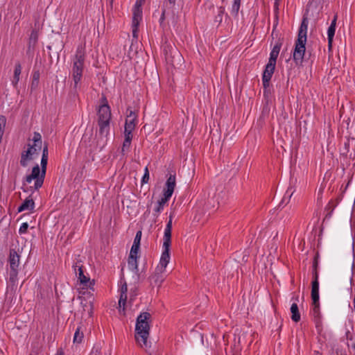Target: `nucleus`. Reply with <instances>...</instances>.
<instances>
[{"instance_id":"1","label":"nucleus","mask_w":355,"mask_h":355,"mask_svg":"<svg viewBox=\"0 0 355 355\" xmlns=\"http://www.w3.org/2000/svg\"><path fill=\"white\" fill-rule=\"evenodd\" d=\"M173 215H170L163 236L162 252L159 262L155 272L148 277L150 285L153 287H160L166 277V268L171 259L170 249L171 246V232Z\"/></svg>"},{"instance_id":"2","label":"nucleus","mask_w":355,"mask_h":355,"mask_svg":"<svg viewBox=\"0 0 355 355\" xmlns=\"http://www.w3.org/2000/svg\"><path fill=\"white\" fill-rule=\"evenodd\" d=\"M48 147L46 145L42 150L41 168L36 164L32 169L31 173L26 176L23 181L22 189L24 192L34 193L40 189L44 181L48 164Z\"/></svg>"},{"instance_id":"3","label":"nucleus","mask_w":355,"mask_h":355,"mask_svg":"<svg viewBox=\"0 0 355 355\" xmlns=\"http://www.w3.org/2000/svg\"><path fill=\"white\" fill-rule=\"evenodd\" d=\"M111 109L105 102L101 105L97 111L98 130L96 134V145L103 148L107 143L110 131Z\"/></svg>"},{"instance_id":"4","label":"nucleus","mask_w":355,"mask_h":355,"mask_svg":"<svg viewBox=\"0 0 355 355\" xmlns=\"http://www.w3.org/2000/svg\"><path fill=\"white\" fill-rule=\"evenodd\" d=\"M151 315L148 312H142L137 318L135 338L137 343L146 351L150 347L148 340L150 329Z\"/></svg>"},{"instance_id":"5","label":"nucleus","mask_w":355,"mask_h":355,"mask_svg":"<svg viewBox=\"0 0 355 355\" xmlns=\"http://www.w3.org/2000/svg\"><path fill=\"white\" fill-rule=\"evenodd\" d=\"M86 59L85 44H80L77 46L74 55L71 58L72 67L71 74L73 80V88L77 89L79 87L85 68Z\"/></svg>"},{"instance_id":"6","label":"nucleus","mask_w":355,"mask_h":355,"mask_svg":"<svg viewBox=\"0 0 355 355\" xmlns=\"http://www.w3.org/2000/svg\"><path fill=\"white\" fill-rule=\"evenodd\" d=\"M308 29V21L304 18L299 28L297 39L295 42L293 53V60L296 64H301L303 61L306 43V33Z\"/></svg>"},{"instance_id":"7","label":"nucleus","mask_w":355,"mask_h":355,"mask_svg":"<svg viewBox=\"0 0 355 355\" xmlns=\"http://www.w3.org/2000/svg\"><path fill=\"white\" fill-rule=\"evenodd\" d=\"M175 175H170L166 180L163 196L159 200L154 208V215H159L163 211L165 204L172 196L175 187Z\"/></svg>"},{"instance_id":"8","label":"nucleus","mask_w":355,"mask_h":355,"mask_svg":"<svg viewBox=\"0 0 355 355\" xmlns=\"http://www.w3.org/2000/svg\"><path fill=\"white\" fill-rule=\"evenodd\" d=\"M76 275L82 286L83 289H92L94 290V280H91L90 278L86 276L83 272V266L80 261H77L72 266Z\"/></svg>"},{"instance_id":"9","label":"nucleus","mask_w":355,"mask_h":355,"mask_svg":"<svg viewBox=\"0 0 355 355\" xmlns=\"http://www.w3.org/2000/svg\"><path fill=\"white\" fill-rule=\"evenodd\" d=\"M319 259L320 254L318 252H316L314 255L313 261H312V282H311V291H313V295L315 297H317L318 291H319Z\"/></svg>"},{"instance_id":"10","label":"nucleus","mask_w":355,"mask_h":355,"mask_svg":"<svg viewBox=\"0 0 355 355\" xmlns=\"http://www.w3.org/2000/svg\"><path fill=\"white\" fill-rule=\"evenodd\" d=\"M275 66V64L268 62L265 67V69L262 75V84L264 89H267L270 85V81L272 74L274 73Z\"/></svg>"},{"instance_id":"11","label":"nucleus","mask_w":355,"mask_h":355,"mask_svg":"<svg viewBox=\"0 0 355 355\" xmlns=\"http://www.w3.org/2000/svg\"><path fill=\"white\" fill-rule=\"evenodd\" d=\"M128 292V286L126 282H123V284H121V288L119 289L120 293V297L119 300V311H123V313H125V304L128 298L127 295Z\"/></svg>"},{"instance_id":"12","label":"nucleus","mask_w":355,"mask_h":355,"mask_svg":"<svg viewBox=\"0 0 355 355\" xmlns=\"http://www.w3.org/2000/svg\"><path fill=\"white\" fill-rule=\"evenodd\" d=\"M311 299H312L311 314H312L313 318H321L320 312L319 291H318L316 297H315L314 295H313V291H311Z\"/></svg>"},{"instance_id":"13","label":"nucleus","mask_w":355,"mask_h":355,"mask_svg":"<svg viewBox=\"0 0 355 355\" xmlns=\"http://www.w3.org/2000/svg\"><path fill=\"white\" fill-rule=\"evenodd\" d=\"M10 269L18 270L19 265V255L15 250H10L8 257Z\"/></svg>"},{"instance_id":"14","label":"nucleus","mask_w":355,"mask_h":355,"mask_svg":"<svg viewBox=\"0 0 355 355\" xmlns=\"http://www.w3.org/2000/svg\"><path fill=\"white\" fill-rule=\"evenodd\" d=\"M337 17V15H335L327 30L328 46L329 49L332 46V42L336 32Z\"/></svg>"},{"instance_id":"15","label":"nucleus","mask_w":355,"mask_h":355,"mask_svg":"<svg viewBox=\"0 0 355 355\" xmlns=\"http://www.w3.org/2000/svg\"><path fill=\"white\" fill-rule=\"evenodd\" d=\"M35 208V202L33 198L30 196L26 198L22 204L18 207L17 211L21 212L24 211H33Z\"/></svg>"},{"instance_id":"16","label":"nucleus","mask_w":355,"mask_h":355,"mask_svg":"<svg viewBox=\"0 0 355 355\" xmlns=\"http://www.w3.org/2000/svg\"><path fill=\"white\" fill-rule=\"evenodd\" d=\"M281 47H282L281 42H277L275 44V45L272 47V49L270 53V57H269V60L268 62V63H272V64L276 65L277 59L279 54Z\"/></svg>"},{"instance_id":"17","label":"nucleus","mask_w":355,"mask_h":355,"mask_svg":"<svg viewBox=\"0 0 355 355\" xmlns=\"http://www.w3.org/2000/svg\"><path fill=\"white\" fill-rule=\"evenodd\" d=\"M34 158V155L31 153V149L28 147L26 150H24L21 155L20 164L23 167H26L28 165V162Z\"/></svg>"},{"instance_id":"18","label":"nucleus","mask_w":355,"mask_h":355,"mask_svg":"<svg viewBox=\"0 0 355 355\" xmlns=\"http://www.w3.org/2000/svg\"><path fill=\"white\" fill-rule=\"evenodd\" d=\"M137 258L138 257L129 255L128 259V269L135 274H138L139 272Z\"/></svg>"},{"instance_id":"19","label":"nucleus","mask_w":355,"mask_h":355,"mask_svg":"<svg viewBox=\"0 0 355 355\" xmlns=\"http://www.w3.org/2000/svg\"><path fill=\"white\" fill-rule=\"evenodd\" d=\"M291 319L293 321L297 322L300 320L301 316L297 303L294 302L291 306Z\"/></svg>"},{"instance_id":"20","label":"nucleus","mask_w":355,"mask_h":355,"mask_svg":"<svg viewBox=\"0 0 355 355\" xmlns=\"http://www.w3.org/2000/svg\"><path fill=\"white\" fill-rule=\"evenodd\" d=\"M21 73V66L19 62H17L15 66L14 76L12 80V85L16 87L19 81V76Z\"/></svg>"},{"instance_id":"21","label":"nucleus","mask_w":355,"mask_h":355,"mask_svg":"<svg viewBox=\"0 0 355 355\" xmlns=\"http://www.w3.org/2000/svg\"><path fill=\"white\" fill-rule=\"evenodd\" d=\"M142 19V10L133 8L132 26H138Z\"/></svg>"},{"instance_id":"22","label":"nucleus","mask_w":355,"mask_h":355,"mask_svg":"<svg viewBox=\"0 0 355 355\" xmlns=\"http://www.w3.org/2000/svg\"><path fill=\"white\" fill-rule=\"evenodd\" d=\"M83 338H84V334H83V331H81V327H77V329H76V331L74 333V336H73V343H77V344L81 343L83 340Z\"/></svg>"},{"instance_id":"23","label":"nucleus","mask_w":355,"mask_h":355,"mask_svg":"<svg viewBox=\"0 0 355 355\" xmlns=\"http://www.w3.org/2000/svg\"><path fill=\"white\" fill-rule=\"evenodd\" d=\"M125 123L135 128L137 123V115L133 111H130V114L127 116Z\"/></svg>"},{"instance_id":"24","label":"nucleus","mask_w":355,"mask_h":355,"mask_svg":"<svg viewBox=\"0 0 355 355\" xmlns=\"http://www.w3.org/2000/svg\"><path fill=\"white\" fill-rule=\"evenodd\" d=\"M8 280L12 285L17 284L18 282V270L10 269Z\"/></svg>"},{"instance_id":"25","label":"nucleus","mask_w":355,"mask_h":355,"mask_svg":"<svg viewBox=\"0 0 355 355\" xmlns=\"http://www.w3.org/2000/svg\"><path fill=\"white\" fill-rule=\"evenodd\" d=\"M171 53L173 55V58L170 62H171V64L173 66H175V64H178L181 62V60H182V57L180 55V53L178 51V50H176V49L173 50L171 52Z\"/></svg>"},{"instance_id":"26","label":"nucleus","mask_w":355,"mask_h":355,"mask_svg":"<svg viewBox=\"0 0 355 355\" xmlns=\"http://www.w3.org/2000/svg\"><path fill=\"white\" fill-rule=\"evenodd\" d=\"M131 142L132 141L130 140L124 139V141L123 142L122 147H121V154L123 155H125L126 153H128L130 151V147H131Z\"/></svg>"},{"instance_id":"27","label":"nucleus","mask_w":355,"mask_h":355,"mask_svg":"<svg viewBox=\"0 0 355 355\" xmlns=\"http://www.w3.org/2000/svg\"><path fill=\"white\" fill-rule=\"evenodd\" d=\"M28 147L31 149V153H33V155L35 156L36 155H38L39 152L40 151L41 148H42V145H40V144H28Z\"/></svg>"},{"instance_id":"28","label":"nucleus","mask_w":355,"mask_h":355,"mask_svg":"<svg viewBox=\"0 0 355 355\" xmlns=\"http://www.w3.org/2000/svg\"><path fill=\"white\" fill-rule=\"evenodd\" d=\"M89 355H102V347L99 344L95 345Z\"/></svg>"},{"instance_id":"29","label":"nucleus","mask_w":355,"mask_h":355,"mask_svg":"<svg viewBox=\"0 0 355 355\" xmlns=\"http://www.w3.org/2000/svg\"><path fill=\"white\" fill-rule=\"evenodd\" d=\"M139 247H140L139 244L133 243L132 247H131V250H130L129 255L130 256H134V257H138L137 254H138L139 250Z\"/></svg>"},{"instance_id":"30","label":"nucleus","mask_w":355,"mask_h":355,"mask_svg":"<svg viewBox=\"0 0 355 355\" xmlns=\"http://www.w3.org/2000/svg\"><path fill=\"white\" fill-rule=\"evenodd\" d=\"M28 227H29V225L27 222L23 223L19 227V233L20 234H26Z\"/></svg>"},{"instance_id":"31","label":"nucleus","mask_w":355,"mask_h":355,"mask_svg":"<svg viewBox=\"0 0 355 355\" xmlns=\"http://www.w3.org/2000/svg\"><path fill=\"white\" fill-rule=\"evenodd\" d=\"M33 141L34 144L42 145V137H41L40 134L38 132H35L33 138Z\"/></svg>"},{"instance_id":"32","label":"nucleus","mask_w":355,"mask_h":355,"mask_svg":"<svg viewBox=\"0 0 355 355\" xmlns=\"http://www.w3.org/2000/svg\"><path fill=\"white\" fill-rule=\"evenodd\" d=\"M166 19V10L165 9H163L162 11V14L160 15V17L159 19V23L161 27L164 28L165 27V21Z\"/></svg>"},{"instance_id":"33","label":"nucleus","mask_w":355,"mask_h":355,"mask_svg":"<svg viewBox=\"0 0 355 355\" xmlns=\"http://www.w3.org/2000/svg\"><path fill=\"white\" fill-rule=\"evenodd\" d=\"M240 5H241V0H234L233 4H232V11L235 13H237L240 8Z\"/></svg>"},{"instance_id":"34","label":"nucleus","mask_w":355,"mask_h":355,"mask_svg":"<svg viewBox=\"0 0 355 355\" xmlns=\"http://www.w3.org/2000/svg\"><path fill=\"white\" fill-rule=\"evenodd\" d=\"M6 124V119L4 116L0 115V131L4 132V129Z\"/></svg>"},{"instance_id":"35","label":"nucleus","mask_w":355,"mask_h":355,"mask_svg":"<svg viewBox=\"0 0 355 355\" xmlns=\"http://www.w3.org/2000/svg\"><path fill=\"white\" fill-rule=\"evenodd\" d=\"M313 320L318 331H322V328L321 318H313Z\"/></svg>"},{"instance_id":"36","label":"nucleus","mask_w":355,"mask_h":355,"mask_svg":"<svg viewBox=\"0 0 355 355\" xmlns=\"http://www.w3.org/2000/svg\"><path fill=\"white\" fill-rule=\"evenodd\" d=\"M30 42L35 43L37 40V33L35 31H33L31 36H30Z\"/></svg>"},{"instance_id":"37","label":"nucleus","mask_w":355,"mask_h":355,"mask_svg":"<svg viewBox=\"0 0 355 355\" xmlns=\"http://www.w3.org/2000/svg\"><path fill=\"white\" fill-rule=\"evenodd\" d=\"M141 239V232L138 231L136 233L133 243H137V244L140 245Z\"/></svg>"},{"instance_id":"38","label":"nucleus","mask_w":355,"mask_h":355,"mask_svg":"<svg viewBox=\"0 0 355 355\" xmlns=\"http://www.w3.org/2000/svg\"><path fill=\"white\" fill-rule=\"evenodd\" d=\"M123 134H124V139H125V140L128 139V140H130L132 141V138H133L132 132L124 131Z\"/></svg>"},{"instance_id":"39","label":"nucleus","mask_w":355,"mask_h":355,"mask_svg":"<svg viewBox=\"0 0 355 355\" xmlns=\"http://www.w3.org/2000/svg\"><path fill=\"white\" fill-rule=\"evenodd\" d=\"M135 128H134L132 126L128 125L125 123L124 126V131L125 132H132Z\"/></svg>"},{"instance_id":"40","label":"nucleus","mask_w":355,"mask_h":355,"mask_svg":"<svg viewBox=\"0 0 355 355\" xmlns=\"http://www.w3.org/2000/svg\"><path fill=\"white\" fill-rule=\"evenodd\" d=\"M149 180V175L144 174L142 179H141V184H146L148 182Z\"/></svg>"},{"instance_id":"41","label":"nucleus","mask_w":355,"mask_h":355,"mask_svg":"<svg viewBox=\"0 0 355 355\" xmlns=\"http://www.w3.org/2000/svg\"><path fill=\"white\" fill-rule=\"evenodd\" d=\"M293 188L289 187V188H288V189L286 191L285 197L288 196V198H290L291 197V196L293 195Z\"/></svg>"},{"instance_id":"42","label":"nucleus","mask_w":355,"mask_h":355,"mask_svg":"<svg viewBox=\"0 0 355 355\" xmlns=\"http://www.w3.org/2000/svg\"><path fill=\"white\" fill-rule=\"evenodd\" d=\"M144 0H137L133 8L141 9V4Z\"/></svg>"},{"instance_id":"43","label":"nucleus","mask_w":355,"mask_h":355,"mask_svg":"<svg viewBox=\"0 0 355 355\" xmlns=\"http://www.w3.org/2000/svg\"><path fill=\"white\" fill-rule=\"evenodd\" d=\"M40 78V73L38 71L35 72L33 76V83L34 81H38Z\"/></svg>"},{"instance_id":"44","label":"nucleus","mask_w":355,"mask_h":355,"mask_svg":"<svg viewBox=\"0 0 355 355\" xmlns=\"http://www.w3.org/2000/svg\"><path fill=\"white\" fill-rule=\"evenodd\" d=\"M137 29H138V26H132V35L134 37H137Z\"/></svg>"},{"instance_id":"45","label":"nucleus","mask_w":355,"mask_h":355,"mask_svg":"<svg viewBox=\"0 0 355 355\" xmlns=\"http://www.w3.org/2000/svg\"><path fill=\"white\" fill-rule=\"evenodd\" d=\"M280 0H275V3H274V8L276 10H278L279 9V2Z\"/></svg>"},{"instance_id":"46","label":"nucleus","mask_w":355,"mask_h":355,"mask_svg":"<svg viewBox=\"0 0 355 355\" xmlns=\"http://www.w3.org/2000/svg\"><path fill=\"white\" fill-rule=\"evenodd\" d=\"M55 355H64V352L62 349H58L55 354Z\"/></svg>"},{"instance_id":"47","label":"nucleus","mask_w":355,"mask_h":355,"mask_svg":"<svg viewBox=\"0 0 355 355\" xmlns=\"http://www.w3.org/2000/svg\"><path fill=\"white\" fill-rule=\"evenodd\" d=\"M175 1L176 0H168V3L173 6L175 5Z\"/></svg>"},{"instance_id":"48","label":"nucleus","mask_w":355,"mask_h":355,"mask_svg":"<svg viewBox=\"0 0 355 355\" xmlns=\"http://www.w3.org/2000/svg\"><path fill=\"white\" fill-rule=\"evenodd\" d=\"M144 174L149 175V171H148V166L145 167Z\"/></svg>"},{"instance_id":"49","label":"nucleus","mask_w":355,"mask_h":355,"mask_svg":"<svg viewBox=\"0 0 355 355\" xmlns=\"http://www.w3.org/2000/svg\"><path fill=\"white\" fill-rule=\"evenodd\" d=\"M3 135V132L0 131V143L1 142Z\"/></svg>"},{"instance_id":"50","label":"nucleus","mask_w":355,"mask_h":355,"mask_svg":"<svg viewBox=\"0 0 355 355\" xmlns=\"http://www.w3.org/2000/svg\"><path fill=\"white\" fill-rule=\"evenodd\" d=\"M2 266H3V262L0 261V268H2Z\"/></svg>"},{"instance_id":"51","label":"nucleus","mask_w":355,"mask_h":355,"mask_svg":"<svg viewBox=\"0 0 355 355\" xmlns=\"http://www.w3.org/2000/svg\"><path fill=\"white\" fill-rule=\"evenodd\" d=\"M298 297H299L298 296H297V297H295V301H298Z\"/></svg>"},{"instance_id":"52","label":"nucleus","mask_w":355,"mask_h":355,"mask_svg":"<svg viewBox=\"0 0 355 355\" xmlns=\"http://www.w3.org/2000/svg\"><path fill=\"white\" fill-rule=\"evenodd\" d=\"M353 348L355 349V345L353 346Z\"/></svg>"}]
</instances>
